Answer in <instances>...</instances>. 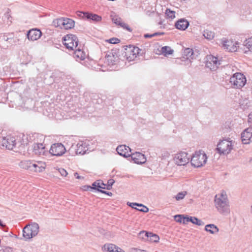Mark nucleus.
<instances>
[{"label": "nucleus", "instance_id": "8fccbe9b", "mask_svg": "<svg viewBox=\"0 0 252 252\" xmlns=\"http://www.w3.org/2000/svg\"><path fill=\"white\" fill-rule=\"evenodd\" d=\"M248 117H249V118H248L249 122L252 123V113L249 115Z\"/></svg>", "mask_w": 252, "mask_h": 252}, {"label": "nucleus", "instance_id": "39448f33", "mask_svg": "<svg viewBox=\"0 0 252 252\" xmlns=\"http://www.w3.org/2000/svg\"><path fill=\"white\" fill-rule=\"evenodd\" d=\"M232 148V141L223 139L218 144L216 150L220 154L227 155L231 152Z\"/></svg>", "mask_w": 252, "mask_h": 252}, {"label": "nucleus", "instance_id": "b1692460", "mask_svg": "<svg viewBox=\"0 0 252 252\" xmlns=\"http://www.w3.org/2000/svg\"><path fill=\"white\" fill-rule=\"evenodd\" d=\"M33 161L30 160H25L21 161L19 163V166L24 169L32 171V167Z\"/></svg>", "mask_w": 252, "mask_h": 252}, {"label": "nucleus", "instance_id": "49530a36", "mask_svg": "<svg viewBox=\"0 0 252 252\" xmlns=\"http://www.w3.org/2000/svg\"><path fill=\"white\" fill-rule=\"evenodd\" d=\"M149 234L151 235H152V237H153V241L154 242H158L159 240V237L158 235L156 234H152V233H149Z\"/></svg>", "mask_w": 252, "mask_h": 252}, {"label": "nucleus", "instance_id": "393cba45", "mask_svg": "<svg viewBox=\"0 0 252 252\" xmlns=\"http://www.w3.org/2000/svg\"><path fill=\"white\" fill-rule=\"evenodd\" d=\"M205 230L212 234H216L219 231L218 227L214 224L206 225L205 227Z\"/></svg>", "mask_w": 252, "mask_h": 252}, {"label": "nucleus", "instance_id": "4c0bfd02", "mask_svg": "<svg viewBox=\"0 0 252 252\" xmlns=\"http://www.w3.org/2000/svg\"><path fill=\"white\" fill-rule=\"evenodd\" d=\"M187 191H182L179 192L176 196H175V198L177 200H180L181 199H183L186 195H187Z\"/></svg>", "mask_w": 252, "mask_h": 252}, {"label": "nucleus", "instance_id": "e433bc0d", "mask_svg": "<svg viewBox=\"0 0 252 252\" xmlns=\"http://www.w3.org/2000/svg\"><path fill=\"white\" fill-rule=\"evenodd\" d=\"M190 220V222L198 226H201L204 224V222L202 220H199L196 217H191V219Z\"/></svg>", "mask_w": 252, "mask_h": 252}, {"label": "nucleus", "instance_id": "a211bd4d", "mask_svg": "<svg viewBox=\"0 0 252 252\" xmlns=\"http://www.w3.org/2000/svg\"><path fill=\"white\" fill-rule=\"evenodd\" d=\"M111 19L113 22L117 25L120 26L125 29H126L128 31L131 32V30L129 26L126 23L123 22L122 19L117 15H111Z\"/></svg>", "mask_w": 252, "mask_h": 252}, {"label": "nucleus", "instance_id": "412c9836", "mask_svg": "<svg viewBox=\"0 0 252 252\" xmlns=\"http://www.w3.org/2000/svg\"><path fill=\"white\" fill-rule=\"evenodd\" d=\"M33 152L38 156L44 155L46 153L45 147L41 143H35L33 146Z\"/></svg>", "mask_w": 252, "mask_h": 252}, {"label": "nucleus", "instance_id": "7c9ffc66", "mask_svg": "<svg viewBox=\"0 0 252 252\" xmlns=\"http://www.w3.org/2000/svg\"><path fill=\"white\" fill-rule=\"evenodd\" d=\"M93 189L97 190V189H105V186L102 181L97 180L92 184Z\"/></svg>", "mask_w": 252, "mask_h": 252}, {"label": "nucleus", "instance_id": "c03bdc74", "mask_svg": "<svg viewBox=\"0 0 252 252\" xmlns=\"http://www.w3.org/2000/svg\"><path fill=\"white\" fill-rule=\"evenodd\" d=\"M59 171L62 176L65 177L67 175V172L63 168H60Z\"/></svg>", "mask_w": 252, "mask_h": 252}, {"label": "nucleus", "instance_id": "f03ea898", "mask_svg": "<svg viewBox=\"0 0 252 252\" xmlns=\"http://www.w3.org/2000/svg\"><path fill=\"white\" fill-rule=\"evenodd\" d=\"M39 225L34 222L27 225L23 229V236L26 240L30 239L36 236L39 232Z\"/></svg>", "mask_w": 252, "mask_h": 252}, {"label": "nucleus", "instance_id": "ddd939ff", "mask_svg": "<svg viewBox=\"0 0 252 252\" xmlns=\"http://www.w3.org/2000/svg\"><path fill=\"white\" fill-rule=\"evenodd\" d=\"M241 139L244 144H249L252 142V127H248L242 132Z\"/></svg>", "mask_w": 252, "mask_h": 252}, {"label": "nucleus", "instance_id": "de8ad7c7", "mask_svg": "<svg viewBox=\"0 0 252 252\" xmlns=\"http://www.w3.org/2000/svg\"><path fill=\"white\" fill-rule=\"evenodd\" d=\"M83 189L84 190H90V189H93V186H83Z\"/></svg>", "mask_w": 252, "mask_h": 252}, {"label": "nucleus", "instance_id": "c756f323", "mask_svg": "<svg viewBox=\"0 0 252 252\" xmlns=\"http://www.w3.org/2000/svg\"><path fill=\"white\" fill-rule=\"evenodd\" d=\"M63 29L65 30L70 29L74 26V21L69 18L64 19Z\"/></svg>", "mask_w": 252, "mask_h": 252}, {"label": "nucleus", "instance_id": "20e7f679", "mask_svg": "<svg viewBox=\"0 0 252 252\" xmlns=\"http://www.w3.org/2000/svg\"><path fill=\"white\" fill-rule=\"evenodd\" d=\"M63 44L65 47L70 50H74L78 46V38L73 34H67L63 37Z\"/></svg>", "mask_w": 252, "mask_h": 252}, {"label": "nucleus", "instance_id": "9d476101", "mask_svg": "<svg viewBox=\"0 0 252 252\" xmlns=\"http://www.w3.org/2000/svg\"><path fill=\"white\" fill-rule=\"evenodd\" d=\"M65 148L63 144L60 143H55L52 145L49 152L55 156H61L65 153Z\"/></svg>", "mask_w": 252, "mask_h": 252}, {"label": "nucleus", "instance_id": "79ce46f5", "mask_svg": "<svg viewBox=\"0 0 252 252\" xmlns=\"http://www.w3.org/2000/svg\"><path fill=\"white\" fill-rule=\"evenodd\" d=\"M175 220L178 222H182L183 215H176L174 216Z\"/></svg>", "mask_w": 252, "mask_h": 252}, {"label": "nucleus", "instance_id": "0eeeda50", "mask_svg": "<svg viewBox=\"0 0 252 252\" xmlns=\"http://www.w3.org/2000/svg\"><path fill=\"white\" fill-rule=\"evenodd\" d=\"M190 157L188 156L187 153L181 152L176 154L174 158V161L176 164L182 166L185 165L189 163Z\"/></svg>", "mask_w": 252, "mask_h": 252}, {"label": "nucleus", "instance_id": "4468645a", "mask_svg": "<svg viewBox=\"0 0 252 252\" xmlns=\"http://www.w3.org/2000/svg\"><path fill=\"white\" fill-rule=\"evenodd\" d=\"M42 32L40 30L32 29L29 30L27 33V38L29 40L34 41L38 40L41 36Z\"/></svg>", "mask_w": 252, "mask_h": 252}, {"label": "nucleus", "instance_id": "bb28decb", "mask_svg": "<svg viewBox=\"0 0 252 252\" xmlns=\"http://www.w3.org/2000/svg\"><path fill=\"white\" fill-rule=\"evenodd\" d=\"M74 50V55L75 58H78L81 60H84L85 59V53L80 49H79V48L77 47Z\"/></svg>", "mask_w": 252, "mask_h": 252}, {"label": "nucleus", "instance_id": "473e14b6", "mask_svg": "<svg viewBox=\"0 0 252 252\" xmlns=\"http://www.w3.org/2000/svg\"><path fill=\"white\" fill-rule=\"evenodd\" d=\"M203 35L208 40H212L215 36V33L213 32L206 30L203 32Z\"/></svg>", "mask_w": 252, "mask_h": 252}, {"label": "nucleus", "instance_id": "37998d69", "mask_svg": "<svg viewBox=\"0 0 252 252\" xmlns=\"http://www.w3.org/2000/svg\"><path fill=\"white\" fill-rule=\"evenodd\" d=\"M190 219H191V217H184V215H183L182 222L184 224H186L188 222H189V221L190 222Z\"/></svg>", "mask_w": 252, "mask_h": 252}, {"label": "nucleus", "instance_id": "f704fd0d", "mask_svg": "<svg viewBox=\"0 0 252 252\" xmlns=\"http://www.w3.org/2000/svg\"><path fill=\"white\" fill-rule=\"evenodd\" d=\"M65 18H60L54 21V25L57 27H60L61 29H63V24L64 23Z\"/></svg>", "mask_w": 252, "mask_h": 252}, {"label": "nucleus", "instance_id": "72a5a7b5", "mask_svg": "<svg viewBox=\"0 0 252 252\" xmlns=\"http://www.w3.org/2000/svg\"><path fill=\"white\" fill-rule=\"evenodd\" d=\"M4 21H5L6 25L9 26L12 23V17L9 12H6L3 17Z\"/></svg>", "mask_w": 252, "mask_h": 252}, {"label": "nucleus", "instance_id": "603ef678", "mask_svg": "<svg viewBox=\"0 0 252 252\" xmlns=\"http://www.w3.org/2000/svg\"><path fill=\"white\" fill-rule=\"evenodd\" d=\"M163 32H155L153 34H152V35H154V36L158 35H162L163 34Z\"/></svg>", "mask_w": 252, "mask_h": 252}, {"label": "nucleus", "instance_id": "c85d7f7f", "mask_svg": "<svg viewBox=\"0 0 252 252\" xmlns=\"http://www.w3.org/2000/svg\"><path fill=\"white\" fill-rule=\"evenodd\" d=\"M129 206H131L132 208L136 209L135 206H137L139 207H142V209H137V210L141 211L142 212L146 213L149 211V209L148 207L145 206L142 204H138L137 203H130L128 204Z\"/></svg>", "mask_w": 252, "mask_h": 252}, {"label": "nucleus", "instance_id": "aec40b11", "mask_svg": "<svg viewBox=\"0 0 252 252\" xmlns=\"http://www.w3.org/2000/svg\"><path fill=\"white\" fill-rule=\"evenodd\" d=\"M32 171L37 172H42L45 168V163L41 161H33Z\"/></svg>", "mask_w": 252, "mask_h": 252}, {"label": "nucleus", "instance_id": "ea45409f", "mask_svg": "<svg viewBox=\"0 0 252 252\" xmlns=\"http://www.w3.org/2000/svg\"><path fill=\"white\" fill-rule=\"evenodd\" d=\"M114 182H115L114 180L113 179L108 180L107 181V184L106 185L107 187H105V189H107L108 190L110 189H111L112 186L113 185Z\"/></svg>", "mask_w": 252, "mask_h": 252}, {"label": "nucleus", "instance_id": "a18cd8bd", "mask_svg": "<svg viewBox=\"0 0 252 252\" xmlns=\"http://www.w3.org/2000/svg\"><path fill=\"white\" fill-rule=\"evenodd\" d=\"M97 191L100 192H101L102 193H104V194H107L109 196H112V193L111 192H108L107 191H105V190H102V189H97Z\"/></svg>", "mask_w": 252, "mask_h": 252}, {"label": "nucleus", "instance_id": "2f4dec72", "mask_svg": "<svg viewBox=\"0 0 252 252\" xmlns=\"http://www.w3.org/2000/svg\"><path fill=\"white\" fill-rule=\"evenodd\" d=\"M244 46L248 49V51H245V53H247L248 51L252 52V38H249L244 42Z\"/></svg>", "mask_w": 252, "mask_h": 252}, {"label": "nucleus", "instance_id": "f257e3e1", "mask_svg": "<svg viewBox=\"0 0 252 252\" xmlns=\"http://www.w3.org/2000/svg\"><path fill=\"white\" fill-rule=\"evenodd\" d=\"M215 205L220 214L225 216L229 214V201L225 192H222L220 194L216 195Z\"/></svg>", "mask_w": 252, "mask_h": 252}, {"label": "nucleus", "instance_id": "864d4df0", "mask_svg": "<svg viewBox=\"0 0 252 252\" xmlns=\"http://www.w3.org/2000/svg\"><path fill=\"white\" fill-rule=\"evenodd\" d=\"M0 226L2 227V228H5V225L2 224V221H1V220H0Z\"/></svg>", "mask_w": 252, "mask_h": 252}, {"label": "nucleus", "instance_id": "c9c22d12", "mask_svg": "<svg viewBox=\"0 0 252 252\" xmlns=\"http://www.w3.org/2000/svg\"><path fill=\"white\" fill-rule=\"evenodd\" d=\"M161 51L165 55H171L173 53V50L168 46H164L161 48Z\"/></svg>", "mask_w": 252, "mask_h": 252}, {"label": "nucleus", "instance_id": "1a4fd4ad", "mask_svg": "<svg viewBox=\"0 0 252 252\" xmlns=\"http://www.w3.org/2000/svg\"><path fill=\"white\" fill-rule=\"evenodd\" d=\"M220 61L212 55H207L206 57V66L212 70H216L220 64Z\"/></svg>", "mask_w": 252, "mask_h": 252}, {"label": "nucleus", "instance_id": "a878e982", "mask_svg": "<svg viewBox=\"0 0 252 252\" xmlns=\"http://www.w3.org/2000/svg\"><path fill=\"white\" fill-rule=\"evenodd\" d=\"M105 58L108 64L111 65H113L118 60V56L114 55L113 53H110L107 54Z\"/></svg>", "mask_w": 252, "mask_h": 252}, {"label": "nucleus", "instance_id": "6e6d98bb", "mask_svg": "<svg viewBox=\"0 0 252 252\" xmlns=\"http://www.w3.org/2000/svg\"><path fill=\"white\" fill-rule=\"evenodd\" d=\"M137 209V208H136V209ZM139 209H142V207H140V208H139Z\"/></svg>", "mask_w": 252, "mask_h": 252}, {"label": "nucleus", "instance_id": "a19ab883", "mask_svg": "<svg viewBox=\"0 0 252 252\" xmlns=\"http://www.w3.org/2000/svg\"><path fill=\"white\" fill-rule=\"evenodd\" d=\"M107 41L111 44H116L120 42V40L117 38H111L107 40Z\"/></svg>", "mask_w": 252, "mask_h": 252}, {"label": "nucleus", "instance_id": "cd10ccee", "mask_svg": "<svg viewBox=\"0 0 252 252\" xmlns=\"http://www.w3.org/2000/svg\"><path fill=\"white\" fill-rule=\"evenodd\" d=\"M88 148L83 144H78L77 145V149H76V153L77 154L84 155L86 154L88 151Z\"/></svg>", "mask_w": 252, "mask_h": 252}, {"label": "nucleus", "instance_id": "9b49d317", "mask_svg": "<svg viewBox=\"0 0 252 252\" xmlns=\"http://www.w3.org/2000/svg\"><path fill=\"white\" fill-rule=\"evenodd\" d=\"M220 44L225 49L229 52H235L237 50L238 43L231 40L223 38L220 40Z\"/></svg>", "mask_w": 252, "mask_h": 252}, {"label": "nucleus", "instance_id": "dca6fc26", "mask_svg": "<svg viewBox=\"0 0 252 252\" xmlns=\"http://www.w3.org/2000/svg\"><path fill=\"white\" fill-rule=\"evenodd\" d=\"M139 48L135 47H129L128 49H126V56L127 60L129 61L134 60L137 57V55L139 53Z\"/></svg>", "mask_w": 252, "mask_h": 252}, {"label": "nucleus", "instance_id": "09e8293b", "mask_svg": "<svg viewBox=\"0 0 252 252\" xmlns=\"http://www.w3.org/2000/svg\"><path fill=\"white\" fill-rule=\"evenodd\" d=\"M74 176L78 179H84V177L81 176H79L78 173L77 172H75L74 173Z\"/></svg>", "mask_w": 252, "mask_h": 252}, {"label": "nucleus", "instance_id": "4be33fe9", "mask_svg": "<svg viewBox=\"0 0 252 252\" xmlns=\"http://www.w3.org/2000/svg\"><path fill=\"white\" fill-rule=\"evenodd\" d=\"M189 26V22L184 19H181L175 23V27L180 30H185Z\"/></svg>", "mask_w": 252, "mask_h": 252}, {"label": "nucleus", "instance_id": "f8f14e48", "mask_svg": "<svg viewBox=\"0 0 252 252\" xmlns=\"http://www.w3.org/2000/svg\"><path fill=\"white\" fill-rule=\"evenodd\" d=\"M77 15L83 19H86L88 20H92L95 22H99L102 19V18L100 16L92 13L78 11Z\"/></svg>", "mask_w": 252, "mask_h": 252}, {"label": "nucleus", "instance_id": "5701e85b", "mask_svg": "<svg viewBox=\"0 0 252 252\" xmlns=\"http://www.w3.org/2000/svg\"><path fill=\"white\" fill-rule=\"evenodd\" d=\"M193 55V51L192 49L187 48H186L183 52L184 57L183 58L187 60V64H190L191 61L189 58L192 59V56Z\"/></svg>", "mask_w": 252, "mask_h": 252}, {"label": "nucleus", "instance_id": "7ed1b4c3", "mask_svg": "<svg viewBox=\"0 0 252 252\" xmlns=\"http://www.w3.org/2000/svg\"><path fill=\"white\" fill-rule=\"evenodd\" d=\"M207 159L206 155L203 152L199 151L192 156L190 162L194 167H199L205 164Z\"/></svg>", "mask_w": 252, "mask_h": 252}, {"label": "nucleus", "instance_id": "58836bf2", "mask_svg": "<svg viewBox=\"0 0 252 252\" xmlns=\"http://www.w3.org/2000/svg\"><path fill=\"white\" fill-rule=\"evenodd\" d=\"M165 14L168 17H169L171 19H173L175 17V12L174 11H171L170 9H167L166 10Z\"/></svg>", "mask_w": 252, "mask_h": 252}, {"label": "nucleus", "instance_id": "f3484780", "mask_svg": "<svg viewBox=\"0 0 252 252\" xmlns=\"http://www.w3.org/2000/svg\"><path fill=\"white\" fill-rule=\"evenodd\" d=\"M118 154L125 158L130 157L131 149L128 146L125 145H120L116 149Z\"/></svg>", "mask_w": 252, "mask_h": 252}, {"label": "nucleus", "instance_id": "423d86ee", "mask_svg": "<svg viewBox=\"0 0 252 252\" xmlns=\"http://www.w3.org/2000/svg\"><path fill=\"white\" fill-rule=\"evenodd\" d=\"M230 82L233 86L234 88H240L245 85L246 79L243 74L236 73L230 77Z\"/></svg>", "mask_w": 252, "mask_h": 252}, {"label": "nucleus", "instance_id": "2eb2a0df", "mask_svg": "<svg viewBox=\"0 0 252 252\" xmlns=\"http://www.w3.org/2000/svg\"><path fill=\"white\" fill-rule=\"evenodd\" d=\"M130 157L135 163L138 164L144 163L146 161V158L145 155L139 152L131 154Z\"/></svg>", "mask_w": 252, "mask_h": 252}, {"label": "nucleus", "instance_id": "6e6552de", "mask_svg": "<svg viewBox=\"0 0 252 252\" xmlns=\"http://www.w3.org/2000/svg\"><path fill=\"white\" fill-rule=\"evenodd\" d=\"M0 142L3 147L10 150H13L17 144L15 138L10 135L2 137Z\"/></svg>", "mask_w": 252, "mask_h": 252}, {"label": "nucleus", "instance_id": "3c124183", "mask_svg": "<svg viewBox=\"0 0 252 252\" xmlns=\"http://www.w3.org/2000/svg\"><path fill=\"white\" fill-rule=\"evenodd\" d=\"M144 36L145 38H151L154 36V35L152 34H144Z\"/></svg>", "mask_w": 252, "mask_h": 252}, {"label": "nucleus", "instance_id": "6ab92c4d", "mask_svg": "<svg viewBox=\"0 0 252 252\" xmlns=\"http://www.w3.org/2000/svg\"><path fill=\"white\" fill-rule=\"evenodd\" d=\"M104 252H125L120 248L112 244H106L102 247Z\"/></svg>", "mask_w": 252, "mask_h": 252}, {"label": "nucleus", "instance_id": "5fc2aeb1", "mask_svg": "<svg viewBox=\"0 0 252 252\" xmlns=\"http://www.w3.org/2000/svg\"><path fill=\"white\" fill-rule=\"evenodd\" d=\"M147 237H149V234L147 233Z\"/></svg>", "mask_w": 252, "mask_h": 252}]
</instances>
